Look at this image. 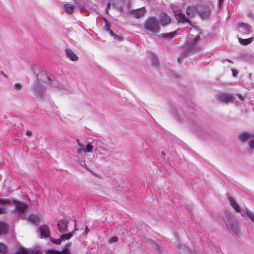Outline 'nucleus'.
<instances>
[{
  "instance_id": "1",
  "label": "nucleus",
  "mask_w": 254,
  "mask_h": 254,
  "mask_svg": "<svg viewBox=\"0 0 254 254\" xmlns=\"http://www.w3.org/2000/svg\"><path fill=\"white\" fill-rule=\"evenodd\" d=\"M199 40V35H192V34H190L186 44L187 52L193 53L200 51L201 48L197 45V43Z\"/></svg>"
},
{
  "instance_id": "2",
  "label": "nucleus",
  "mask_w": 254,
  "mask_h": 254,
  "mask_svg": "<svg viewBox=\"0 0 254 254\" xmlns=\"http://www.w3.org/2000/svg\"><path fill=\"white\" fill-rule=\"evenodd\" d=\"M145 29L153 34L160 32V26L157 18L150 17L147 19L144 24Z\"/></svg>"
},
{
  "instance_id": "3",
  "label": "nucleus",
  "mask_w": 254,
  "mask_h": 254,
  "mask_svg": "<svg viewBox=\"0 0 254 254\" xmlns=\"http://www.w3.org/2000/svg\"><path fill=\"white\" fill-rule=\"evenodd\" d=\"M197 7L198 13L201 18H206L210 15V11L206 3H201L197 5Z\"/></svg>"
},
{
  "instance_id": "4",
  "label": "nucleus",
  "mask_w": 254,
  "mask_h": 254,
  "mask_svg": "<svg viewBox=\"0 0 254 254\" xmlns=\"http://www.w3.org/2000/svg\"><path fill=\"white\" fill-rule=\"evenodd\" d=\"M12 203L15 209L20 213H23L27 208V205L18 200H13Z\"/></svg>"
},
{
  "instance_id": "5",
  "label": "nucleus",
  "mask_w": 254,
  "mask_h": 254,
  "mask_svg": "<svg viewBox=\"0 0 254 254\" xmlns=\"http://www.w3.org/2000/svg\"><path fill=\"white\" fill-rule=\"evenodd\" d=\"M218 99L221 102L228 103L232 101L233 95L230 94L220 93L217 95Z\"/></svg>"
},
{
  "instance_id": "6",
  "label": "nucleus",
  "mask_w": 254,
  "mask_h": 254,
  "mask_svg": "<svg viewBox=\"0 0 254 254\" xmlns=\"http://www.w3.org/2000/svg\"><path fill=\"white\" fill-rule=\"evenodd\" d=\"M175 17L179 23H187L191 25V21L189 19L190 18L187 17L184 13L179 12L176 15Z\"/></svg>"
},
{
  "instance_id": "7",
  "label": "nucleus",
  "mask_w": 254,
  "mask_h": 254,
  "mask_svg": "<svg viewBox=\"0 0 254 254\" xmlns=\"http://www.w3.org/2000/svg\"><path fill=\"white\" fill-rule=\"evenodd\" d=\"M68 224V220H61L59 221L57 226L59 231L61 233H65L68 231L67 226Z\"/></svg>"
},
{
  "instance_id": "8",
  "label": "nucleus",
  "mask_w": 254,
  "mask_h": 254,
  "mask_svg": "<svg viewBox=\"0 0 254 254\" xmlns=\"http://www.w3.org/2000/svg\"><path fill=\"white\" fill-rule=\"evenodd\" d=\"M198 13V7L193 5L188 6L186 8V14L190 18H193Z\"/></svg>"
},
{
  "instance_id": "9",
  "label": "nucleus",
  "mask_w": 254,
  "mask_h": 254,
  "mask_svg": "<svg viewBox=\"0 0 254 254\" xmlns=\"http://www.w3.org/2000/svg\"><path fill=\"white\" fill-rule=\"evenodd\" d=\"M171 18L165 13H162L160 15L159 22L163 26L169 24L171 22Z\"/></svg>"
},
{
  "instance_id": "10",
  "label": "nucleus",
  "mask_w": 254,
  "mask_h": 254,
  "mask_svg": "<svg viewBox=\"0 0 254 254\" xmlns=\"http://www.w3.org/2000/svg\"><path fill=\"white\" fill-rule=\"evenodd\" d=\"M146 12V9L144 7L131 11L132 15L136 18H139L142 17Z\"/></svg>"
},
{
  "instance_id": "11",
  "label": "nucleus",
  "mask_w": 254,
  "mask_h": 254,
  "mask_svg": "<svg viewBox=\"0 0 254 254\" xmlns=\"http://www.w3.org/2000/svg\"><path fill=\"white\" fill-rule=\"evenodd\" d=\"M39 231L41 235L45 237L48 238L50 236V231L49 227L46 225H44L40 227L39 228Z\"/></svg>"
},
{
  "instance_id": "12",
  "label": "nucleus",
  "mask_w": 254,
  "mask_h": 254,
  "mask_svg": "<svg viewBox=\"0 0 254 254\" xmlns=\"http://www.w3.org/2000/svg\"><path fill=\"white\" fill-rule=\"evenodd\" d=\"M65 52L66 54V57L69 58L70 60L72 61H76L78 60V57L76 54H75L73 52L69 49H66L65 50Z\"/></svg>"
},
{
  "instance_id": "13",
  "label": "nucleus",
  "mask_w": 254,
  "mask_h": 254,
  "mask_svg": "<svg viewBox=\"0 0 254 254\" xmlns=\"http://www.w3.org/2000/svg\"><path fill=\"white\" fill-rule=\"evenodd\" d=\"M239 28L240 31L244 33L248 34L250 32V26L244 23L240 24Z\"/></svg>"
},
{
  "instance_id": "14",
  "label": "nucleus",
  "mask_w": 254,
  "mask_h": 254,
  "mask_svg": "<svg viewBox=\"0 0 254 254\" xmlns=\"http://www.w3.org/2000/svg\"><path fill=\"white\" fill-rule=\"evenodd\" d=\"M254 138V134H251L248 132H243L239 136V138L242 141H246L250 138Z\"/></svg>"
},
{
  "instance_id": "15",
  "label": "nucleus",
  "mask_w": 254,
  "mask_h": 254,
  "mask_svg": "<svg viewBox=\"0 0 254 254\" xmlns=\"http://www.w3.org/2000/svg\"><path fill=\"white\" fill-rule=\"evenodd\" d=\"M230 226L233 231L237 234L238 233V230L239 228V224L238 222L233 221L230 224Z\"/></svg>"
},
{
  "instance_id": "16",
  "label": "nucleus",
  "mask_w": 254,
  "mask_h": 254,
  "mask_svg": "<svg viewBox=\"0 0 254 254\" xmlns=\"http://www.w3.org/2000/svg\"><path fill=\"white\" fill-rule=\"evenodd\" d=\"M239 42L243 45H247L250 44L253 40V38L251 37L247 39H242L239 38Z\"/></svg>"
},
{
  "instance_id": "17",
  "label": "nucleus",
  "mask_w": 254,
  "mask_h": 254,
  "mask_svg": "<svg viewBox=\"0 0 254 254\" xmlns=\"http://www.w3.org/2000/svg\"><path fill=\"white\" fill-rule=\"evenodd\" d=\"M29 220L30 221L37 224L40 222V219L38 216L34 214H31L29 216Z\"/></svg>"
},
{
  "instance_id": "18",
  "label": "nucleus",
  "mask_w": 254,
  "mask_h": 254,
  "mask_svg": "<svg viewBox=\"0 0 254 254\" xmlns=\"http://www.w3.org/2000/svg\"><path fill=\"white\" fill-rule=\"evenodd\" d=\"M65 10L66 12L72 14L73 12L74 6L71 4H65L64 5Z\"/></svg>"
},
{
  "instance_id": "19",
  "label": "nucleus",
  "mask_w": 254,
  "mask_h": 254,
  "mask_svg": "<svg viewBox=\"0 0 254 254\" xmlns=\"http://www.w3.org/2000/svg\"><path fill=\"white\" fill-rule=\"evenodd\" d=\"M7 231V225L4 223L0 222V235L5 234Z\"/></svg>"
},
{
  "instance_id": "20",
  "label": "nucleus",
  "mask_w": 254,
  "mask_h": 254,
  "mask_svg": "<svg viewBox=\"0 0 254 254\" xmlns=\"http://www.w3.org/2000/svg\"><path fill=\"white\" fill-rule=\"evenodd\" d=\"M7 251L6 246L3 243H0V253L5 254Z\"/></svg>"
},
{
  "instance_id": "21",
  "label": "nucleus",
  "mask_w": 254,
  "mask_h": 254,
  "mask_svg": "<svg viewBox=\"0 0 254 254\" xmlns=\"http://www.w3.org/2000/svg\"><path fill=\"white\" fill-rule=\"evenodd\" d=\"M72 236V234L71 233H68L67 234H63L61 236V239L62 241H65L67 240H69Z\"/></svg>"
},
{
  "instance_id": "22",
  "label": "nucleus",
  "mask_w": 254,
  "mask_h": 254,
  "mask_svg": "<svg viewBox=\"0 0 254 254\" xmlns=\"http://www.w3.org/2000/svg\"><path fill=\"white\" fill-rule=\"evenodd\" d=\"M176 31L167 33L162 34V37L163 38H172L176 34Z\"/></svg>"
},
{
  "instance_id": "23",
  "label": "nucleus",
  "mask_w": 254,
  "mask_h": 254,
  "mask_svg": "<svg viewBox=\"0 0 254 254\" xmlns=\"http://www.w3.org/2000/svg\"><path fill=\"white\" fill-rule=\"evenodd\" d=\"M93 146L90 143H88L86 147L84 149H83V152L86 153V152H91L93 150Z\"/></svg>"
},
{
  "instance_id": "24",
  "label": "nucleus",
  "mask_w": 254,
  "mask_h": 254,
  "mask_svg": "<svg viewBox=\"0 0 254 254\" xmlns=\"http://www.w3.org/2000/svg\"><path fill=\"white\" fill-rule=\"evenodd\" d=\"M71 246V244L69 243L68 244V245H66L65 246V248L63 250L62 252H61V254H71L68 252V248Z\"/></svg>"
},
{
  "instance_id": "25",
  "label": "nucleus",
  "mask_w": 254,
  "mask_h": 254,
  "mask_svg": "<svg viewBox=\"0 0 254 254\" xmlns=\"http://www.w3.org/2000/svg\"><path fill=\"white\" fill-rule=\"evenodd\" d=\"M246 212L250 219L254 222V213H252L248 209H246Z\"/></svg>"
},
{
  "instance_id": "26",
  "label": "nucleus",
  "mask_w": 254,
  "mask_h": 254,
  "mask_svg": "<svg viewBox=\"0 0 254 254\" xmlns=\"http://www.w3.org/2000/svg\"><path fill=\"white\" fill-rule=\"evenodd\" d=\"M50 241L54 244H57V245H61L62 243V240L61 239H55L53 238H50Z\"/></svg>"
},
{
  "instance_id": "27",
  "label": "nucleus",
  "mask_w": 254,
  "mask_h": 254,
  "mask_svg": "<svg viewBox=\"0 0 254 254\" xmlns=\"http://www.w3.org/2000/svg\"><path fill=\"white\" fill-rule=\"evenodd\" d=\"M14 254H28V251L25 249L22 248L19 250L17 253H15Z\"/></svg>"
},
{
  "instance_id": "28",
  "label": "nucleus",
  "mask_w": 254,
  "mask_h": 254,
  "mask_svg": "<svg viewBox=\"0 0 254 254\" xmlns=\"http://www.w3.org/2000/svg\"><path fill=\"white\" fill-rule=\"evenodd\" d=\"M118 241V238L116 236H113L110 238L108 240L109 244H112L113 243H116Z\"/></svg>"
},
{
  "instance_id": "29",
  "label": "nucleus",
  "mask_w": 254,
  "mask_h": 254,
  "mask_svg": "<svg viewBox=\"0 0 254 254\" xmlns=\"http://www.w3.org/2000/svg\"><path fill=\"white\" fill-rule=\"evenodd\" d=\"M47 253L48 254H61V252L60 251L54 250H49L47 251Z\"/></svg>"
},
{
  "instance_id": "30",
  "label": "nucleus",
  "mask_w": 254,
  "mask_h": 254,
  "mask_svg": "<svg viewBox=\"0 0 254 254\" xmlns=\"http://www.w3.org/2000/svg\"><path fill=\"white\" fill-rule=\"evenodd\" d=\"M28 254H41V252L38 250H34L28 251Z\"/></svg>"
},
{
  "instance_id": "31",
  "label": "nucleus",
  "mask_w": 254,
  "mask_h": 254,
  "mask_svg": "<svg viewBox=\"0 0 254 254\" xmlns=\"http://www.w3.org/2000/svg\"><path fill=\"white\" fill-rule=\"evenodd\" d=\"M228 199L230 201V205L233 206H234V205H235L236 203V201L234 200V199L233 198H232V197L231 196H229L228 197Z\"/></svg>"
},
{
  "instance_id": "32",
  "label": "nucleus",
  "mask_w": 254,
  "mask_h": 254,
  "mask_svg": "<svg viewBox=\"0 0 254 254\" xmlns=\"http://www.w3.org/2000/svg\"><path fill=\"white\" fill-rule=\"evenodd\" d=\"M14 88L16 90H19L21 89V85L19 83H16L14 85Z\"/></svg>"
},
{
  "instance_id": "33",
  "label": "nucleus",
  "mask_w": 254,
  "mask_h": 254,
  "mask_svg": "<svg viewBox=\"0 0 254 254\" xmlns=\"http://www.w3.org/2000/svg\"><path fill=\"white\" fill-rule=\"evenodd\" d=\"M232 207L234 208V209L237 212H240L241 211V209H240L239 206L237 204H236L235 205H234Z\"/></svg>"
},
{
  "instance_id": "34",
  "label": "nucleus",
  "mask_w": 254,
  "mask_h": 254,
  "mask_svg": "<svg viewBox=\"0 0 254 254\" xmlns=\"http://www.w3.org/2000/svg\"><path fill=\"white\" fill-rule=\"evenodd\" d=\"M232 207L234 208V209L237 212H240L241 211V209H240L239 206L237 204H236L235 205H234Z\"/></svg>"
},
{
  "instance_id": "35",
  "label": "nucleus",
  "mask_w": 254,
  "mask_h": 254,
  "mask_svg": "<svg viewBox=\"0 0 254 254\" xmlns=\"http://www.w3.org/2000/svg\"><path fill=\"white\" fill-rule=\"evenodd\" d=\"M6 213V210L4 207L0 208V214H5Z\"/></svg>"
},
{
  "instance_id": "36",
  "label": "nucleus",
  "mask_w": 254,
  "mask_h": 254,
  "mask_svg": "<svg viewBox=\"0 0 254 254\" xmlns=\"http://www.w3.org/2000/svg\"><path fill=\"white\" fill-rule=\"evenodd\" d=\"M249 145L251 148L254 149V140L251 141Z\"/></svg>"
},
{
  "instance_id": "37",
  "label": "nucleus",
  "mask_w": 254,
  "mask_h": 254,
  "mask_svg": "<svg viewBox=\"0 0 254 254\" xmlns=\"http://www.w3.org/2000/svg\"><path fill=\"white\" fill-rule=\"evenodd\" d=\"M83 149H84V148H82V147H81L80 148H78L77 150V152L78 154H81L83 152Z\"/></svg>"
},
{
  "instance_id": "38",
  "label": "nucleus",
  "mask_w": 254,
  "mask_h": 254,
  "mask_svg": "<svg viewBox=\"0 0 254 254\" xmlns=\"http://www.w3.org/2000/svg\"><path fill=\"white\" fill-rule=\"evenodd\" d=\"M238 98L241 100L242 101L244 100V97L242 96V95L238 94L237 95Z\"/></svg>"
},
{
  "instance_id": "39",
  "label": "nucleus",
  "mask_w": 254,
  "mask_h": 254,
  "mask_svg": "<svg viewBox=\"0 0 254 254\" xmlns=\"http://www.w3.org/2000/svg\"><path fill=\"white\" fill-rule=\"evenodd\" d=\"M232 74H233V75L234 76H236L237 74V72L236 71V70H235V69H232Z\"/></svg>"
},
{
  "instance_id": "40",
  "label": "nucleus",
  "mask_w": 254,
  "mask_h": 254,
  "mask_svg": "<svg viewBox=\"0 0 254 254\" xmlns=\"http://www.w3.org/2000/svg\"><path fill=\"white\" fill-rule=\"evenodd\" d=\"M154 246L155 247L156 250H157L158 251H160V248L158 245H154Z\"/></svg>"
},
{
  "instance_id": "41",
  "label": "nucleus",
  "mask_w": 254,
  "mask_h": 254,
  "mask_svg": "<svg viewBox=\"0 0 254 254\" xmlns=\"http://www.w3.org/2000/svg\"><path fill=\"white\" fill-rule=\"evenodd\" d=\"M26 133L27 135L30 136L32 134V132L30 130H27Z\"/></svg>"
},
{
  "instance_id": "42",
  "label": "nucleus",
  "mask_w": 254,
  "mask_h": 254,
  "mask_svg": "<svg viewBox=\"0 0 254 254\" xmlns=\"http://www.w3.org/2000/svg\"><path fill=\"white\" fill-rule=\"evenodd\" d=\"M154 60H155V62H154V63H153V64L156 66L158 65V62H157V60L155 59V57H154Z\"/></svg>"
},
{
  "instance_id": "43",
  "label": "nucleus",
  "mask_w": 254,
  "mask_h": 254,
  "mask_svg": "<svg viewBox=\"0 0 254 254\" xmlns=\"http://www.w3.org/2000/svg\"><path fill=\"white\" fill-rule=\"evenodd\" d=\"M0 73L2 75H3L4 77H5L6 78L7 77V75L5 73H4V72L3 71H1Z\"/></svg>"
},
{
  "instance_id": "44",
  "label": "nucleus",
  "mask_w": 254,
  "mask_h": 254,
  "mask_svg": "<svg viewBox=\"0 0 254 254\" xmlns=\"http://www.w3.org/2000/svg\"><path fill=\"white\" fill-rule=\"evenodd\" d=\"M89 231V230L87 226H86V228L85 229V232L86 234H87L88 233Z\"/></svg>"
},
{
  "instance_id": "45",
  "label": "nucleus",
  "mask_w": 254,
  "mask_h": 254,
  "mask_svg": "<svg viewBox=\"0 0 254 254\" xmlns=\"http://www.w3.org/2000/svg\"><path fill=\"white\" fill-rule=\"evenodd\" d=\"M7 202L5 200H0V203H3V204H4V203H6Z\"/></svg>"
},
{
  "instance_id": "46",
  "label": "nucleus",
  "mask_w": 254,
  "mask_h": 254,
  "mask_svg": "<svg viewBox=\"0 0 254 254\" xmlns=\"http://www.w3.org/2000/svg\"><path fill=\"white\" fill-rule=\"evenodd\" d=\"M184 56H183V55H182L181 57H180V58H179L178 59V62L179 63H180V61H181V58H182V57H184Z\"/></svg>"
},
{
  "instance_id": "47",
  "label": "nucleus",
  "mask_w": 254,
  "mask_h": 254,
  "mask_svg": "<svg viewBox=\"0 0 254 254\" xmlns=\"http://www.w3.org/2000/svg\"><path fill=\"white\" fill-rule=\"evenodd\" d=\"M78 145L80 146V147H83V145L81 144V142H80L79 141H78Z\"/></svg>"
},
{
  "instance_id": "48",
  "label": "nucleus",
  "mask_w": 254,
  "mask_h": 254,
  "mask_svg": "<svg viewBox=\"0 0 254 254\" xmlns=\"http://www.w3.org/2000/svg\"><path fill=\"white\" fill-rule=\"evenodd\" d=\"M111 4L110 3H108L107 4V8H109L110 7Z\"/></svg>"
},
{
  "instance_id": "49",
  "label": "nucleus",
  "mask_w": 254,
  "mask_h": 254,
  "mask_svg": "<svg viewBox=\"0 0 254 254\" xmlns=\"http://www.w3.org/2000/svg\"><path fill=\"white\" fill-rule=\"evenodd\" d=\"M226 61L227 62H228L233 63V62H232L231 60H229V59H226Z\"/></svg>"
},
{
  "instance_id": "50",
  "label": "nucleus",
  "mask_w": 254,
  "mask_h": 254,
  "mask_svg": "<svg viewBox=\"0 0 254 254\" xmlns=\"http://www.w3.org/2000/svg\"><path fill=\"white\" fill-rule=\"evenodd\" d=\"M161 154H162V155H165V152H164V151H162L161 152Z\"/></svg>"
},
{
  "instance_id": "51",
  "label": "nucleus",
  "mask_w": 254,
  "mask_h": 254,
  "mask_svg": "<svg viewBox=\"0 0 254 254\" xmlns=\"http://www.w3.org/2000/svg\"><path fill=\"white\" fill-rule=\"evenodd\" d=\"M120 10H121V11H122L123 10V8H122V7H121V6H120Z\"/></svg>"
},
{
  "instance_id": "52",
  "label": "nucleus",
  "mask_w": 254,
  "mask_h": 254,
  "mask_svg": "<svg viewBox=\"0 0 254 254\" xmlns=\"http://www.w3.org/2000/svg\"><path fill=\"white\" fill-rule=\"evenodd\" d=\"M110 24H107V27H108V29H109V28H110V27H110Z\"/></svg>"
},
{
  "instance_id": "53",
  "label": "nucleus",
  "mask_w": 254,
  "mask_h": 254,
  "mask_svg": "<svg viewBox=\"0 0 254 254\" xmlns=\"http://www.w3.org/2000/svg\"><path fill=\"white\" fill-rule=\"evenodd\" d=\"M111 34L112 35H113L114 33H113V32L112 31H111Z\"/></svg>"
},
{
  "instance_id": "54",
  "label": "nucleus",
  "mask_w": 254,
  "mask_h": 254,
  "mask_svg": "<svg viewBox=\"0 0 254 254\" xmlns=\"http://www.w3.org/2000/svg\"><path fill=\"white\" fill-rule=\"evenodd\" d=\"M223 0H220V3H221L222 2Z\"/></svg>"
},
{
  "instance_id": "55",
  "label": "nucleus",
  "mask_w": 254,
  "mask_h": 254,
  "mask_svg": "<svg viewBox=\"0 0 254 254\" xmlns=\"http://www.w3.org/2000/svg\"><path fill=\"white\" fill-rule=\"evenodd\" d=\"M76 141H77V143H78V141H79L78 139H77Z\"/></svg>"
},
{
  "instance_id": "56",
  "label": "nucleus",
  "mask_w": 254,
  "mask_h": 254,
  "mask_svg": "<svg viewBox=\"0 0 254 254\" xmlns=\"http://www.w3.org/2000/svg\"><path fill=\"white\" fill-rule=\"evenodd\" d=\"M89 254L87 253V254Z\"/></svg>"
}]
</instances>
